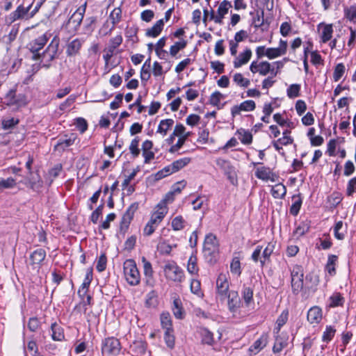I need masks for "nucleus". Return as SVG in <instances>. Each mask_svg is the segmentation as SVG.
Returning a JSON list of instances; mask_svg holds the SVG:
<instances>
[{"instance_id":"nucleus-1","label":"nucleus","mask_w":356,"mask_h":356,"mask_svg":"<svg viewBox=\"0 0 356 356\" xmlns=\"http://www.w3.org/2000/svg\"><path fill=\"white\" fill-rule=\"evenodd\" d=\"M287 49V41L280 39L277 47L266 48L265 46H259L256 48L255 53L258 59L266 56L268 59L273 60L284 56L286 54Z\"/></svg>"},{"instance_id":"nucleus-2","label":"nucleus","mask_w":356,"mask_h":356,"mask_svg":"<svg viewBox=\"0 0 356 356\" xmlns=\"http://www.w3.org/2000/svg\"><path fill=\"white\" fill-rule=\"evenodd\" d=\"M123 273L127 282L133 286L140 283V274L133 259H127L123 264Z\"/></svg>"},{"instance_id":"nucleus-3","label":"nucleus","mask_w":356,"mask_h":356,"mask_svg":"<svg viewBox=\"0 0 356 356\" xmlns=\"http://www.w3.org/2000/svg\"><path fill=\"white\" fill-rule=\"evenodd\" d=\"M229 275L226 273H220L216 280V299L218 301L225 302L229 293L232 291L229 290Z\"/></svg>"},{"instance_id":"nucleus-4","label":"nucleus","mask_w":356,"mask_h":356,"mask_svg":"<svg viewBox=\"0 0 356 356\" xmlns=\"http://www.w3.org/2000/svg\"><path fill=\"white\" fill-rule=\"evenodd\" d=\"M163 271L165 277L169 280L181 282L184 280V271L175 261H167L163 266Z\"/></svg>"},{"instance_id":"nucleus-5","label":"nucleus","mask_w":356,"mask_h":356,"mask_svg":"<svg viewBox=\"0 0 356 356\" xmlns=\"http://www.w3.org/2000/svg\"><path fill=\"white\" fill-rule=\"evenodd\" d=\"M250 71L252 74H259L261 76H266L268 74L277 75L275 67L268 61L253 60L250 65Z\"/></svg>"},{"instance_id":"nucleus-6","label":"nucleus","mask_w":356,"mask_h":356,"mask_svg":"<svg viewBox=\"0 0 356 356\" xmlns=\"http://www.w3.org/2000/svg\"><path fill=\"white\" fill-rule=\"evenodd\" d=\"M59 47V39L55 36L46 49L41 53V61L50 63L58 57V51Z\"/></svg>"},{"instance_id":"nucleus-7","label":"nucleus","mask_w":356,"mask_h":356,"mask_svg":"<svg viewBox=\"0 0 356 356\" xmlns=\"http://www.w3.org/2000/svg\"><path fill=\"white\" fill-rule=\"evenodd\" d=\"M49 40V38L47 34H43L38 38L32 40L29 44V49L33 54L32 59L34 60H38L40 59L41 53L40 51L43 49L44 45Z\"/></svg>"},{"instance_id":"nucleus-8","label":"nucleus","mask_w":356,"mask_h":356,"mask_svg":"<svg viewBox=\"0 0 356 356\" xmlns=\"http://www.w3.org/2000/svg\"><path fill=\"white\" fill-rule=\"evenodd\" d=\"M31 6L32 4H30L29 6L24 7V5L20 4L15 10L11 12L6 17V22L8 24H12L17 20L29 19V12L31 10Z\"/></svg>"},{"instance_id":"nucleus-9","label":"nucleus","mask_w":356,"mask_h":356,"mask_svg":"<svg viewBox=\"0 0 356 356\" xmlns=\"http://www.w3.org/2000/svg\"><path fill=\"white\" fill-rule=\"evenodd\" d=\"M203 251L206 257L211 256L215 257L218 252V242L216 236L213 234H209L206 236L204 243Z\"/></svg>"},{"instance_id":"nucleus-10","label":"nucleus","mask_w":356,"mask_h":356,"mask_svg":"<svg viewBox=\"0 0 356 356\" xmlns=\"http://www.w3.org/2000/svg\"><path fill=\"white\" fill-rule=\"evenodd\" d=\"M291 286L294 292H299L303 286V269L296 265L291 270Z\"/></svg>"},{"instance_id":"nucleus-11","label":"nucleus","mask_w":356,"mask_h":356,"mask_svg":"<svg viewBox=\"0 0 356 356\" xmlns=\"http://www.w3.org/2000/svg\"><path fill=\"white\" fill-rule=\"evenodd\" d=\"M254 175L257 178L264 181L276 182L279 178L270 168L264 165L257 167Z\"/></svg>"},{"instance_id":"nucleus-12","label":"nucleus","mask_w":356,"mask_h":356,"mask_svg":"<svg viewBox=\"0 0 356 356\" xmlns=\"http://www.w3.org/2000/svg\"><path fill=\"white\" fill-rule=\"evenodd\" d=\"M317 31L319 35L321 43H327L332 38L334 30L333 25L332 24L321 22L318 24Z\"/></svg>"},{"instance_id":"nucleus-13","label":"nucleus","mask_w":356,"mask_h":356,"mask_svg":"<svg viewBox=\"0 0 356 356\" xmlns=\"http://www.w3.org/2000/svg\"><path fill=\"white\" fill-rule=\"evenodd\" d=\"M216 163L217 166L224 172L225 175H227L230 181L232 184H234L236 177L235 170L230 162L225 159L219 158L216 159Z\"/></svg>"},{"instance_id":"nucleus-14","label":"nucleus","mask_w":356,"mask_h":356,"mask_svg":"<svg viewBox=\"0 0 356 356\" xmlns=\"http://www.w3.org/2000/svg\"><path fill=\"white\" fill-rule=\"evenodd\" d=\"M256 108V104L253 100H245L239 105L232 107L231 113L233 117L241 114V111H252Z\"/></svg>"},{"instance_id":"nucleus-15","label":"nucleus","mask_w":356,"mask_h":356,"mask_svg":"<svg viewBox=\"0 0 356 356\" xmlns=\"http://www.w3.org/2000/svg\"><path fill=\"white\" fill-rule=\"evenodd\" d=\"M143 266V274L145 276V282L147 285L153 286L154 284V271L151 263L146 259L145 257L141 259Z\"/></svg>"},{"instance_id":"nucleus-16","label":"nucleus","mask_w":356,"mask_h":356,"mask_svg":"<svg viewBox=\"0 0 356 356\" xmlns=\"http://www.w3.org/2000/svg\"><path fill=\"white\" fill-rule=\"evenodd\" d=\"M168 212V207H162L159 204H157L154 207L151 213L149 220L159 225V224L162 222L165 216L167 215Z\"/></svg>"},{"instance_id":"nucleus-17","label":"nucleus","mask_w":356,"mask_h":356,"mask_svg":"<svg viewBox=\"0 0 356 356\" xmlns=\"http://www.w3.org/2000/svg\"><path fill=\"white\" fill-rule=\"evenodd\" d=\"M46 251L42 248H38L34 250L29 257L30 263L29 264L33 268L38 267L42 264V262L46 257Z\"/></svg>"},{"instance_id":"nucleus-18","label":"nucleus","mask_w":356,"mask_h":356,"mask_svg":"<svg viewBox=\"0 0 356 356\" xmlns=\"http://www.w3.org/2000/svg\"><path fill=\"white\" fill-rule=\"evenodd\" d=\"M252 51L249 48H246L242 52H241L238 56H234L235 58L233 61V65L234 68H239L241 66L247 64L251 57H252Z\"/></svg>"},{"instance_id":"nucleus-19","label":"nucleus","mask_w":356,"mask_h":356,"mask_svg":"<svg viewBox=\"0 0 356 356\" xmlns=\"http://www.w3.org/2000/svg\"><path fill=\"white\" fill-rule=\"evenodd\" d=\"M153 143L150 140H145L142 143V155L144 158V163L147 164L154 159L155 154L152 151Z\"/></svg>"},{"instance_id":"nucleus-20","label":"nucleus","mask_w":356,"mask_h":356,"mask_svg":"<svg viewBox=\"0 0 356 356\" xmlns=\"http://www.w3.org/2000/svg\"><path fill=\"white\" fill-rule=\"evenodd\" d=\"M268 342V335L264 333L250 346L248 350L250 354L256 355L266 346Z\"/></svg>"},{"instance_id":"nucleus-21","label":"nucleus","mask_w":356,"mask_h":356,"mask_svg":"<svg viewBox=\"0 0 356 356\" xmlns=\"http://www.w3.org/2000/svg\"><path fill=\"white\" fill-rule=\"evenodd\" d=\"M323 318V311L318 306L311 307L307 312V320L311 324H318Z\"/></svg>"},{"instance_id":"nucleus-22","label":"nucleus","mask_w":356,"mask_h":356,"mask_svg":"<svg viewBox=\"0 0 356 356\" xmlns=\"http://www.w3.org/2000/svg\"><path fill=\"white\" fill-rule=\"evenodd\" d=\"M226 300L229 311L232 313L236 312L241 305V300L238 293L235 291H232L227 296Z\"/></svg>"},{"instance_id":"nucleus-23","label":"nucleus","mask_w":356,"mask_h":356,"mask_svg":"<svg viewBox=\"0 0 356 356\" xmlns=\"http://www.w3.org/2000/svg\"><path fill=\"white\" fill-rule=\"evenodd\" d=\"M288 346V337L286 334H276L275 337V343L273 346L274 354H278Z\"/></svg>"},{"instance_id":"nucleus-24","label":"nucleus","mask_w":356,"mask_h":356,"mask_svg":"<svg viewBox=\"0 0 356 356\" xmlns=\"http://www.w3.org/2000/svg\"><path fill=\"white\" fill-rule=\"evenodd\" d=\"M86 3L81 8H79L71 16V17L68 20V24H73L74 25V29L77 30V29L80 26L82 20L83 19L84 13L86 10Z\"/></svg>"},{"instance_id":"nucleus-25","label":"nucleus","mask_w":356,"mask_h":356,"mask_svg":"<svg viewBox=\"0 0 356 356\" xmlns=\"http://www.w3.org/2000/svg\"><path fill=\"white\" fill-rule=\"evenodd\" d=\"M92 280V268H89L87 269V272L85 276V279L78 290V295L79 297L85 296L88 291L90 284Z\"/></svg>"},{"instance_id":"nucleus-26","label":"nucleus","mask_w":356,"mask_h":356,"mask_svg":"<svg viewBox=\"0 0 356 356\" xmlns=\"http://www.w3.org/2000/svg\"><path fill=\"white\" fill-rule=\"evenodd\" d=\"M231 7L230 2L227 0H224L220 3L217 10L216 24H222L223 18L228 13V10Z\"/></svg>"},{"instance_id":"nucleus-27","label":"nucleus","mask_w":356,"mask_h":356,"mask_svg":"<svg viewBox=\"0 0 356 356\" xmlns=\"http://www.w3.org/2000/svg\"><path fill=\"white\" fill-rule=\"evenodd\" d=\"M274 121L281 127L294 129L296 124L287 118H285L284 114L277 113L273 115Z\"/></svg>"},{"instance_id":"nucleus-28","label":"nucleus","mask_w":356,"mask_h":356,"mask_svg":"<svg viewBox=\"0 0 356 356\" xmlns=\"http://www.w3.org/2000/svg\"><path fill=\"white\" fill-rule=\"evenodd\" d=\"M175 121L172 119L161 120L158 125L156 133L159 134L162 137L167 135L169 130L173 127Z\"/></svg>"},{"instance_id":"nucleus-29","label":"nucleus","mask_w":356,"mask_h":356,"mask_svg":"<svg viewBox=\"0 0 356 356\" xmlns=\"http://www.w3.org/2000/svg\"><path fill=\"white\" fill-rule=\"evenodd\" d=\"M164 26V19L158 20L152 27L146 30L145 35L149 38H156L160 35Z\"/></svg>"},{"instance_id":"nucleus-30","label":"nucleus","mask_w":356,"mask_h":356,"mask_svg":"<svg viewBox=\"0 0 356 356\" xmlns=\"http://www.w3.org/2000/svg\"><path fill=\"white\" fill-rule=\"evenodd\" d=\"M26 185L33 191L39 193L43 186V181L40 175L37 173V177H32L29 178L27 180Z\"/></svg>"},{"instance_id":"nucleus-31","label":"nucleus","mask_w":356,"mask_h":356,"mask_svg":"<svg viewBox=\"0 0 356 356\" xmlns=\"http://www.w3.org/2000/svg\"><path fill=\"white\" fill-rule=\"evenodd\" d=\"M82 42L81 41L76 38L73 40L72 42H69L67 45L66 54L68 56H73L76 55L80 49L81 48Z\"/></svg>"},{"instance_id":"nucleus-32","label":"nucleus","mask_w":356,"mask_h":356,"mask_svg":"<svg viewBox=\"0 0 356 356\" xmlns=\"http://www.w3.org/2000/svg\"><path fill=\"white\" fill-rule=\"evenodd\" d=\"M51 339L54 341H60L65 338L64 331L63 327L58 325L57 323H53L51 325Z\"/></svg>"},{"instance_id":"nucleus-33","label":"nucleus","mask_w":356,"mask_h":356,"mask_svg":"<svg viewBox=\"0 0 356 356\" xmlns=\"http://www.w3.org/2000/svg\"><path fill=\"white\" fill-rule=\"evenodd\" d=\"M63 169L61 164H57L54 168L49 170L45 175V179L49 186H51L54 179H56L61 172Z\"/></svg>"},{"instance_id":"nucleus-34","label":"nucleus","mask_w":356,"mask_h":356,"mask_svg":"<svg viewBox=\"0 0 356 356\" xmlns=\"http://www.w3.org/2000/svg\"><path fill=\"white\" fill-rule=\"evenodd\" d=\"M199 334L201 337L202 343L209 346L213 345L214 340L212 332L208 329L200 327L198 330Z\"/></svg>"},{"instance_id":"nucleus-35","label":"nucleus","mask_w":356,"mask_h":356,"mask_svg":"<svg viewBox=\"0 0 356 356\" xmlns=\"http://www.w3.org/2000/svg\"><path fill=\"white\" fill-rule=\"evenodd\" d=\"M347 232V225L340 220L336 222L334 227V234L338 240H343Z\"/></svg>"},{"instance_id":"nucleus-36","label":"nucleus","mask_w":356,"mask_h":356,"mask_svg":"<svg viewBox=\"0 0 356 356\" xmlns=\"http://www.w3.org/2000/svg\"><path fill=\"white\" fill-rule=\"evenodd\" d=\"M286 193V186L281 183L277 184L271 188V194L274 198L282 199Z\"/></svg>"},{"instance_id":"nucleus-37","label":"nucleus","mask_w":356,"mask_h":356,"mask_svg":"<svg viewBox=\"0 0 356 356\" xmlns=\"http://www.w3.org/2000/svg\"><path fill=\"white\" fill-rule=\"evenodd\" d=\"M328 301V307L333 308L342 306L345 300L340 293L335 292L329 298Z\"/></svg>"},{"instance_id":"nucleus-38","label":"nucleus","mask_w":356,"mask_h":356,"mask_svg":"<svg viewBox=\"0 0 356 356\" xmlns=\"http://www.w3.org/2000/svg\"><path fill=\"white\" fill-rule=\"evenodd\" d=\"M159 305L158 294L155 291H149L145 298V306L149 308H156Z\"/></svg>"},{"instance_id":"nucleus-39","label":"nucleus","mask_w":356,"mask_h":356,"mask_svg":"<svg viewBox=\"0 0 356 356\" xmlns=\"http://www.w3.org/2000/svg\"><path fill=\"white\" fill-rule=\"evenodd\" d=\"M140 139L139 136H136L131 140L129 144V150L133 158H136L140 155Z\"/></svg>"},{"instance_id":"nucleus-40","label":"nucleus","mask_w":356,"mask_h":356,"mask_svg":"<svg viewBox=\"0 0 356 356\" xmlns=\"http://www.w3.org/2000/svg\"><path fill=\"white\" fill-rule=\"evenodd\" d=\"M289 317V312L287 310H284L276 321V326L274 328V334H279L281 327L286 323Z\"/></svg>"},{"instance_id":"nucleus-41","label":"nucleus","mask_w":356,"mask_h":356,"mask_svg":"<svg viewBox=\"0 0 356 356\" xmlns=\"http://www.w3.org/2000/svg\"><path fill=\"white\" fill-rule=\"evenodd\" d=\"M187 271L192 275H196L198 273L199 268L197 264V257L194 254H192L188 259Z\"/></svg>"},{"instance_id":"nucleus-42","label":"nucleus","mask_w":356,"mask_h":356,"mask_svg":"<svg viewBox=\"0 0 356 356\" xmlns=\"http://www.w3.org/2000/svg\"><path fill=\"white\" fill-rule=\"evenodd\" d=\"M16 179L10 177L7 179L0 178V193L5 189H11L16 186Z\"/></svg>"},{"instance_id":"nucleus-43","label":"nucleus","mask_w":356,"mask_h":356,"mask_svg":"<svg viewBox=\"0 0 356 356\" xmlns=\"http://www.w3.org/2000/svg\"><path fill=\"white\" fill-rule=\"evenodd\" d=\"M337 261V256L330 254L328 256L327 261L325 266L326 271L330 275H334L336 273L335 266Z\"/></svg>"},{"instance_id":"nucleus-44","label":"nucleus","mask_w":356,"mask_h":356,"mask_svg":"<svg viewBox=\"0 0 356 356\" xmlns=\"http://www.w3.org/2000/svg\"><path fill=\"white\" fill-rule=\"evenodd\" d=\"M172 312L174 316L178 319H182L184 316V312L181 307V302L179 299H175L173 301Z\"/></svg>"},{"instance_id":"nucleus-45","label":"nucleus","mask_w":356,"mask_h":356,"mask_svg":"<svg viewBox=\"0 0 356 356\" xmlns=\"http://www.w3.org/2000/svg\"><path fill=\"white\" fill-rule=\"evenodd\" d=\"M233 81L241 88H247L250 84V81L245 78L241 73H235L233 75Z\"/></svg>"},{"instance_id":"nucleus-46","label":"nucleus","mask_w":356,"mask_h":356,"mask_svg":"<svg viewBox=\"0 0 356 356\" xmlns=\"http://www.w3.org/2000/svg\"><path fill=\"white\" fill-rule=\"evenodd\" d=\"M230 271L236 277H239L241 274V266L240 262V258L238 257H234L230 264Z\"/></svg>"},{"instance_id":"nucleus-47","label":"nucleus","mask_w":356,"mask_h":356,"mask_svg":"<svg viewBox=\"0 0 356 356\" xmlns=\"http://www.w3.org/2000/svg\"><path fill=\"white\" fill-rule=\"evenodd\" d=\"M301 86L298 83L290 85L286 89V95L289 98L294 99L300 96Z\"/></svg>"},{"instance_id":"nucleus-48","label":"nucleus","mask_w":356,"mask_h":356,"mask_svg":"<svg viewBox=\"0 0 356 356\" xmlns=\"http://www.w3.org/2000/svg\"><path fill=\"white\" fill-rule=\"evenodd\" d=\"M275 249V243L273 242H270L267 244L266 247L264 248V250L262 252V257L264 258V260L261 259L260 263L261 265L263 266L265 264V261L266 259H268L273 252Z\"/></svg>"},{"instance_id":"nucleus-49","label":"nucleus","mask_w":356,"mask_h":356,"mask_svg":"<svg viewBox=\"0 0 356 356\" xmlns=\"http://www.w3.org/2000/svg\"><path fill=\"white\" fill-rule=\"evenodd\" d=\"M191 159L188 157L179 159L171 163L172 168H173L174 172H176L188 165Z\"/></svg>"},{"instance_id":"nucleus-50","label":"nucleus","mask_w":356,"mask_h":356,"mask_svg":"<svg viewBox=\"0 0 356 356\" xmlns=\"http://www.w3.org/2000/svg\"><path fill=\"white\" fill-rule=\"evenodd\" d=\"M238 138L243 144L249 145L252 141V136L250 132L244 129L238 131Z\"/></svg>"},{"instance_id":"nucleus-51","label":"nucleus","mask_w":356,"mask_h":356,"mask_svg":"<svg viewBox=\"0 0 356 356\" xmlns=\"http://www.w3.org/2000/svg\"><path fill=\"white\" fill-rule=\"evenodd\" d=\"M186 44H187L186 41L183 39L178 42H176L170 48V55L172 56H175L180 50H181L186 47Z\"/></svg>"},{"instance_id":"nucleus-52","label":"nucleus","mask_w":356,"mask_h":356,"mask_svg":"<svg viewBox=\"0 0 356 356\" xmlns=\"http://www.w3.org/2000/svg\"><path fill=\"white\" fill-rule=\"evenodd\" d=\"M186 221L181 216H177L172 220V228L175 231L181 230L184 228Z\"/></svg>"},{"instance_id":"nucleus-53","label":"nucleus","mask_w":356,"mask_h":356,"mask_svg":"<svg viewBox=\"0 0 356 356\" xmlns=\"http://www.w3.org/2000/svg\"><path fill=\"white\" fill-rule=\"evenodd\" d=\"M336 332V329L332 325H327L325 331L323 333L322 340L324 342L328 343L334 337Z\"/></svg>"},{"instance_id":"nucleus-54","label":"nucleus","mask_w":356,"mask_h":356,"mask_svg":"<svg viewBox=\"0 0 356 356\" xmlns=\"http://www.w3.org/2000/svg\"><path fill=\"white\" fill-rule=\"evenodd\" d=\"M161 323L163 328L165 330H172L171 317L169 313L163 312L161 315Z\"/></svg>"},{"instance_id":"nucleus-55","label":"nucleus","mask_w":356,"mask_h":356,"mask_svg":"<svg viewBox=\"0 0 356 356\" xmlns=\"http://www.w3.org/2000/svg\"><path fill=\"white\" fill-rule=\"evenodd\" d=\"M345 17L351 22L356 24V5L350 6L344 10Z\"/></svg>"},{"instance_id":"nucleus-56","label":"nucleus","mask_w":356,"mask_h":356,"mask_svg":"<svg viewBox=\"0 0 356 356\" xmlns=\"http://www.w3.org/2000/svg\"><path fill=\"white\" fill-rule=\"evenodd\" d=\"M102 356H111V339L110 337L102 341Z\"/></svg>"},{"instance_id":"nucleus-57","label":"nucleus","mask_w":356,"mask_h":356,"mask_svg":"<svg viewBox=\"0 0 356 356\" xmlns=\"http://www.w3.org/2000/svg\"><path fill=\"white\" fill-rule=\"evenodd\" d=\"M293 202L291 207L290 212L292 215L297 216L302 205V200L299 196H293Z\"/></svg>"},{"instance_id":"nucleus-58","label":"nucleus","mask_w":356,"mask_h":356,"mask_svg":"<svg viewBox=\"0 0 356 356\" xmlns=\"http://www.w3.org/2000/svg\"><path fill=\"white\" fill-rule=\"evenodd\" d=\"M107 266V257L104 252L101 253L97 260L96 269L99 272L104 271Z\"/></svg>"},{"instance_id":"nucleus-59","label":"nucleus","mask_w":356,"mask_h":356,"mask_svg":"<svg viewBox=\"0 0 356 356\" xmlns=\"http://www.w3.org/2000/svg\"><path fill=\"white\" fill-rule=\"evenodd\" d=\"M346 72L345 65L343 63H338L334 70L333 79L338 81L343 76Z\"/></svg>"},{"instance_id":"nucleus-60","label":"nucleus","mask_w":356,"mask_h":356,"mask_svg":"<svg viewBox=\"0 0 356 356\" xmlns=\"http://www.w3.org/2000/svg\"><path fill=\"white\" fill-rule=\"evenodd\" d=\"M40 326L41 323L37 317H31L29 319L27 327L31 332H37Z\"/></svg>"},{"instance_id":"nucleus-61","label":"nucleus","mask_w":356,"mask_h":356,"mask_svg":"<svg viewBox=\"0 0 356 356\" xmlns=\"http://www.w3.org/2000/svg\"><path fill=\"white\" fill-rule=\"evenodd\" d=\"M224 98L225 96L221 92L215 91L211 95L209 102L211 105L218 107L221 100Z\"/></svg>"},{"instance_id":"nucleus-62","label":"nucleus","mask_w":356,"mask_h":356,"mask_svg":"<svg viewBox=\"0 0 356 356\" xmlns=\"http://www.w3.org/2000/svg\"><path fill=\"white\" fill-rule=\"evenodd\" d=\"M164 340L169 348L172 349L175 347V337L173 335V330L165 331Z\"/></svg>"},{"instance_id":"nucleus-63","label":"nucleus","mask_w":356,"mask_h":356,"mask_svg":"<svg viewBox=\"0 0 356 356\" xmlns=\"http://www.w3.org/2000/svg\"><path fill=\"white\" fill-rule=\"evenodd\" d=\"M243 300L247 306H250L252 302L253 291L250 287H245L242 292Z\"/></svg>"},{"instance_id":"nucleus-64","label":"nucleus","mask_w":356,"mask_h":356,"mask_svg":"<svg viewBox=\"0 0 356 356\" xmlns=\"http://www.w3.org/2000/svg\"><path fill=\"white\" fill-rule=\"evenodd\" d=\"M186 140L183 137H178V140L175 145H172L170 149H168V152L171 154H175L179 152V150L183 147L184 143H186Z\"/></svg>"}]
</instances>
